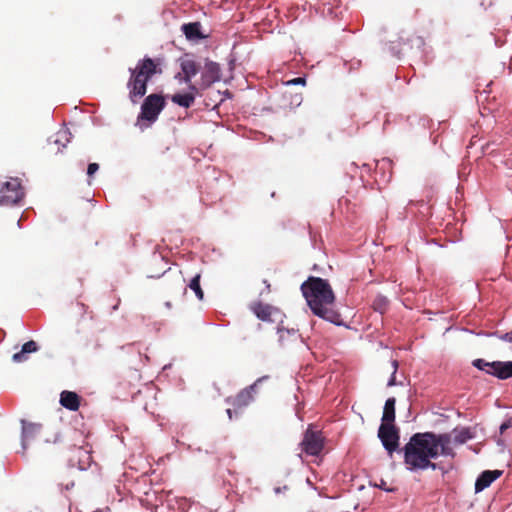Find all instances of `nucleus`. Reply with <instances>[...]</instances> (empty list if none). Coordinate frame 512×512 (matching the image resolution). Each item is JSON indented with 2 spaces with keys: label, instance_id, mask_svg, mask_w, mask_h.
Instances as JSON below:
<instances>
[{
  "label": "nucleus",
  "instance_id": "f257e3e1",
  "mask_svg": "<svg viewBox=\"0 0 512 512\" xmlns=\"http://www.w3.org/2000/svg\"><path fill=\"white\" fill-rule=\"evenodd\" d=\"M401 451L406 469L410 472L431 469L446 473L440 463L432 460L439 456L452 459L456 456L450 433L417 432L410 437Z\"/></svg>",
  "mask_w": 512,
  "mask_h": 512
},
{
  "label": "nucleus",
  "instance_id": "f03ea898",
  "mask_svg": "<svg viewBox=\"0 0 512 512\" xmlns=\"http://www.w3.org/2000/svg\"><path fill=\"white\" fill-rule=\"evenodd\" d=\"M300 290L312 313L336 326L343 325L340 313L329 306L335 301V295L328 280L309 276Z\"/></svg>",
  "mask_w": 512,
  "mask_h": 512
},
{
  "label": "nucleus",
  "instance_id": "7ed1b4c3",
  "mask_svg": "<svg viewBox=\"0 0 512 512\" xmlns=\"http://www.w3.org/2000/svg\"><path fill=\"white\" fill-rule=\"evenodd\" d=\"M129 72L130 78L127 82L129 98L133 103H137L146 94L147 83L162 70L159 68V63L145 56L137 62L134 68H129Z\"/></svg>",
  "mask_w": 512,
  "mask_h": 512
},
{
  "label": "nucleus",
  "instance_id": "20e7f679",
  "mask_svg": "<svg viewBox=\"0 0 512 512\" xmlns=\"http://www.w3.org/2000/svg\"><path fill=\"white\" fill-rule=\"evenodd\" d=\"M165 107V99L159 94H150L142 103L138 120H146L150 123L158 119L159 114Z\"/></svg>",
  "mask_w": 512,
  "mask_h": 512
},
{
  "label": "nucleus",
  "instance_id": "39448f33",
  "mask_svg": "<svg viewBox=\"0 0 512 512\" xmlns=\"http://www.w3.org/2000/svg\"><path fill=\"white\" fill-rule=\"evenodd\" d=\"M24 197V191L18 178H11L0 188V205H15Z\"/></svg>",
  "mask_w": 512,
  "mask_h": 512
},
{
  "label": "nucleus",
  "instance_id": "423d86ee",
  "mask_svg": "<svg viewBox=\"0 0 512 512\" xmlns=\"http://www.w3.org/2000/svg\"><path fill=\"white\" fill-rule=\"evenodd\" d=\"M378 437L389 454H392L398 449L399 432L392 423H381L378 429Z\"/></svg>",
  "mask_w": 512,
  "mask_h": 512
},
{
  "label": "nucleus",
  "instance_id": "0eeeda50",
  "mask_svg": "<svg viewBox=\"0 0 512 512\" xmlns=\"http://www.w3.org/2000/svg\"><path fill=\"white\" fill-rule=\"evenodd\" d=\"M302 450L311 456H317L323 449V439L318 432L306 431L301 442Z\"/></svg>",
  "mask_w": 512,
  "mask_h": 512
},
{
  "label": "nucleus",
  "instance_id": "6e6552de",
  "mask_svg": "<svg viewBox=\"0 0 512 512\" xmlns=\"http://www.w3.org/2000/svg\"><path fill=\"white\" fill-rule=\"evenodd\" d=\"M221 80V68L220 65L213 61H206L205 66L201 72L200 86L202 88H208L212 84Z\"/></svg>",
  "mask_w": 512,
  "mask_h": 512
},
{
  "label": "nucleus",
  "instance_id": "1a4fd4ad",
  "mask_svg": "<svg viewBox=\"0 0 512 512\" xmlns=\"http://www.w3.org/2000/svg\"><path fill=\"white\" fill-rule=\"evenodd\" d=\"M180 68L181 72L175 76V79L189 86L192 78L198 73V65L190 58H182L180 59Z\"/></svg>",
  "mask_w": 512,
  "mask_h": 512
},
{
  "label": "nucleus",
  "instance_id": "9d476101",
  "mask_svg": "<svg viewBox=\"0 0 512 512\" xmlns=\"http://www.w3.org/2000/svg\"><path fill=\"white\" fill-rule=\"evenodd\" d=\"M502 475L500 470H485L483 471L475 482V492L479 493L489 487L496 479Z\"/></svg>",
  "mask_w": 512,
  "mask_h": 512
},
{
  "label": "nucleus",
  "instance_id": "9b49d317",
  "mask_svg": "<svg viewBox=\"0 0 512 512\" xmlns=\"http://www.w3.org/2000/svg\"><path fill=\"white\" fill-rule=\"evenodd\" d=\"M22 423V434H21V446L23 452L27 449L28 442L35 438V436L40 432L41 425L36 423H28L25 420L21 421Z\"/></svg>",
  "mask_w": 512,
  "mask_h": 512
},
{
  "label": "nucleus",
  "instance_id": "f8f14e48",
  "mask_svg": "<svg viewBox=\"0 0 512 512\" xmlns=\"http://www.w3.org/2000/svg\"><path fill=\"white\" fill-rule=\"evenodd\" d=\"M188 88H189L190 92L183 93V94H180V93L174 94L171 97V101L180 107L190 108L195 102V93L197 92V88L193 84H190L188 86Z\"/></svg>",
  "mask_w": 512,
  "mask_h": 512
},
{
  "label": "nucleus",
  "instance_id": "ddd939ff",
  "mask_svg": "<svg viewBox=\"0 0 512 512\" xmlns=\"http://www.w3.org/2000/svg\"><path fill=\"white\" fill-rule=\"evenodd\" d=\"M268 379V376H263L258 378L252 385L249 387L243 389L235 399V403L238 406H247L252 400H253V393L256 392V387L258 383L262 382L263 380Z\"/></svg>",
  "mask_w": 512,
  "mask_h": 512
},
{
  "label": "nucleus",
  "instance_id": "4468645a",
  "mask_svg": "<svg viewBox=\"0 0 512 512\" xmlns=\"http://www.w3.org/2000/svg\"><path fill=\"white\" fill-rule=\"evenodd\" d=\"M60 404L70 411H77L80 406V398L75 392L63 391L60 395Z\"/></svg>",
  "mask_w": 512,
  "mask_h": 512
},
{
  "label": "nucleus",
  "instance_id": "2eb2a0df",
  "mask_svg": "<svg viewBox=\"0 0 512 512\" xmlns=\"http://www.w3.org/2000/svg\"><path fill=\"white\" fill-rule=\"evenodd\" d=\"M494 377L501 380L512 378V361H496Z\"/></svg>",
  "mask_w": 512,
  "mask_h": 512
},
{
  "label": "nucleus",
  "instance_id": "dca6fc26",
  "mask_svg": "<svg viewBox=\"0 0 512 512\" xmlns=\"http://www.w3.org/2000/svg\"><path fill=\"white\" fill-rule=\"evenodd\" d=\"M38 344L30 340L22 345L21 351L12 356V360L16 363L23 362L27 359L26 354L38 351Z\"/></svg>",
  "mask_w": 512,
  "mask_h": 512
},
{
  "label": "nucleus",
  "instance_id": "f3484780",
  "mask_svg": "<svg viewBox=\"0 0 512 512\" xmlns=\"http://www.w3.org/2000/svg\"><path fill=\"white\" fill-rule=\"evenodd\" d=\"M181 30L189 40L200 39L203 37L201 34V24L199 22L183 24Z\"/></svg>",
  "mask_w": 512,
  "mask_h": 512
},
{
  "label": "nucleus",
  "instance_id": "a211bd4d",
  "mask_svg": "<svg viewBox=\"0 0 512 512\" xmlns=\"http://www.w3.org/2000/svg\"><path fill=\"white\" fill-rule=\"evenodd\" d=\"M72 134L67 127H62L53 137L52 141L54 144L59 146V151L61 148H65L66 145L71 141Z\"/></svg>",
  "mask_w": 512,
  "mask_h": 512
},
{
  "label": "nucleus",
  "instance_id": "6ab92c4d",
  "mask_svg": "<svg viewBox=\"0 0 512 512\" xmlns=\"http://www.w3.org/2000/svg\"><path fill=\"white\" fill-rule=\"evenodd\" d=\"M395 403L396 400L394 397H390L386 400L383 415H382V423H393L395 420Z\"/></svg>",
  "mask_w": 512,
  "mask_h": 512
},
{
  "label": "nucleus",
  "instance_id": "aec40b11",
  "mask_svg": "<svg viewBox=\"0 0 512 512\" xmlns=\"http://www.w3.org/2000/svg\"><path fill=\"white\" fill-rule=\"evenodd\" d=\"M453 437L452 442L456 444H464L468 440L473 438V434L469 428H455L452 431Z\"/></svg>",
  "mask_w": 512,
  "mask_h": 512
},
{
  "label": "nucleus",
  "instance_id": "412c9836",
  "mask_svg": "<svg viewBox=\"0 0 512 512\" xmlns=\"http://www.w3.org/2000/svg\"><path fill=\"white\" fill-rule=\"evenodd\" d=\"M473 367L483 371L491 376H494V369L496 368V361L488 362L485 359L478 358L472 361Z\"/></svg>",
  "mask_w": 512,
  "mask_h": 512
},
{
  "label": "nucleus",
  "instance_id": "4be33fe9",
  "mask_svg": "<svg viewBox=\"0 0 512 512\" xmlns=\"http://www.w3.org/2000/svg\"><path fill=\"white\" fill-rule=\"evenodd\" d=\"M253 311L258 319L262 321H269L272 313V307L268 304L258 303L253 308Z\"/></svg>",
  "mask_w": 512,
  "mask_h": 512
},
{
  "label": "nucleus",
  "instance_id": "5701e85b",
  "mask_svg": "<svg viewBox=\"0 0 512 512\" xmlns=\"http://www.w3.org/2000/svg\"><path fill=\"white\" fill-rule=\"evenodd\" d=\"M200 278H201V275L199 273H197L194 277H192V279L190 280V282L187 286L195 293L196 297L199 300H203L204 293L200 286Z\"/></svg>",
  "mask_w": 512,
  "mask_h": 512
},
{
  "label": "nucleus",
  "instance_id": "b1692460",
  "mask_svg": "<svg viewBox=\"0 0 512 512\" xmlns=\"http://www.w3.org/2000/svg\"><path fill=\"white\" fill-rule=\"evenodd\" d=\"M388 306V299L383 295H378L373 301V308L375 311L384 313Z\"/></svg>",
  "mask_w": 512,
  "mask_h": 512
},
{
  "label": "nucleus",
  "instance_id": "393cba45",
  "mask_svg": "<svg viewBox=\"0 0 512 512\" xmlns=\"http://www.w3.org/2000/svg\"><path fill=\"white\" fill-rule=\"evenodd\" d=\"M306 84V79L304 77H297V78H294V79H291V80H288L285 82V85L287 86H290V85H305Z\"/></svg>",
  "mask_w": 512,
  "mask_h": 512
},
{
  "label": "nucleus",
  "instance_id": "a878e982",
  "mask_svg": "<svg viewBox=\"0 0 512 512\" xmlns=\"http://www.w3.org/2000/svg\"><path fill=\"white\" fill-rule=\"evenodd\" d=\"M391 166V160L387 158H383L381 161L376 163V169H388Z\"/></svg>",
  "mask_w": 512,
  "mask_h": 512
},
{
  "label": "nucleus",
  "instance_id": "bb28decb",
  "mask_svg": "<svg viewBox=\"0 0 512 512\" xmlns=\"http://www.w3.org/2000/svg\"><path fill=\"white\" fill-rule=\"evenodd\" d=\"M99 169V165L97 163H90L87 168V174L89 177L93 176Z\"/></svg>",
  "mask_w": 512,
  "mask_h": 512
},
{
  "label": "nucleus",
  "instance_id": "cd10ccee",
  "mask_svg": "<svg viewBox=\"0 0 512 512\" xmlns=\"http://www.w3.org/2000/svg\"><path fill=\"white\" fill-rule=\"evenodd\" d=\"M396 385H401V383H397L396 374H394V372H392V374L387 382V386L392 387V386H396Z\"/></svg>",
  "mask_w": 512,
  "mask_h": 512
},
{
  "label": "nucleus",
  "instance_id": "c85d7f7f",
  "mask_svg": "<svg viewBox=\"0 0 512 512\" xmlns=\"http://www.w3.org/2000/svg\"><path fill=\"white\" fill-rule=\"evenodd\" d=\"M499 338L505 342L512 343V332H507L501 335Z\"/></svg>",
  "mask_w": 512,
  "mask_h": 512
},
{
  "label": "nucleus",
  "instance_id": "c756f323",
  "mask_svg": "<svg viewBox=\"0 0 512 512\" xmlns=\"http://www.w3.org/2000/svg\"><path fill=\"white\" fill-rule=\"evenodd\" d=\"M511 425H508V420L505 419L504 422L500 425V432L503 433L505 430L511 428Z\"/></svg>",
  "mask_w": 512,
  "mask_h": 512
},
{
  "label": "nucleus",
  "instance_id": "7c9ffc66",
  "mask_svg": "<svg viewBox=\"0 0 512 512\" xmlns=\"http://www.w3.org/2000/svg\"><path fill=\"white\" fill-rule=\"evenodd\" d=\"M391 365H392L394 374H396L398 367H399V362L396 359H394L391 361Z\"/></svg>",
  "mask_w": 512,
  "mask_h": 512
},
{
  "label": "nucleus",
  "instance_id": "2f4dec72",
  "mask_svg": "<svg viewBox=\"0 0 512 512\" xmlns=\"http://www.w3.org/2000/svg\"><path fill=\"white\" fill-rule=\"evenodd\" d=\"M379 488H381V489H383V490H385V491H387V492H392V491H394V489H393V488H388V487H386V482H385V481H383V480L381 481V484L379 485Z\"/></svg>",
  "mask_w": 512,
  "mask_h": 512
},
{
  "label": "nucleus",
  "instance_id": "473e14b6",
  "mask_svg": "<svg viewBox=\"0 0 512 512\" xmlns=\"http://www.w3.org/2000/svg\"><path fill=\"white\" fill-rule=\"evenodd\" d=\"M227 414H228L229 419H232V410L231 409H227Z\"/></svg>",
  "mask_w": 512,
  "mask_h": 512
},
{
  "label": "nucleus",
  "instance_id": "72a5a7b5",
  "mask_svg": "<svg viewBox=\"0 0 512 512\" xmlns=\"http://www.w3.org/2000/svg\"><path fill=\"white\" fill-rule=\"evenodd\" d=\"M507 420H508V425L512 426V415L510 417H508Z\"/></svg>",
  "mask_w": 512,
  "mask_h": 512
},
{
  "label": "nucleus",
  "instance_id": "f704fd0d",
  "mask_svg": "<svg viewBox=\"0 0 512 512\" xmlns=\"http://www.w3.org/2000/svg\"><path fill=\"white\" fill-rule=\"evenodd\" d=\"M165 306H166L167 308H171V303H170V302H166V303H165Z\"/></svg>",
  "mask_w": 512,
  "mask_h": 512
},
{
  "label": "nucleus",
  "instance_id": "c9c22d12",
  "mask_svg": "<svg viewBox=\"0 0 512 512\" xmlns=\"http://www.w3.org/2000/svg\"><path fill=\"white\" fill-rule=\"evenodd\" d=\"M275 492L276 493H280L281 492V488H275Z\"/></svg>",
  "mask_w": 512,
  "mask_h": 512
}]
</instances>
